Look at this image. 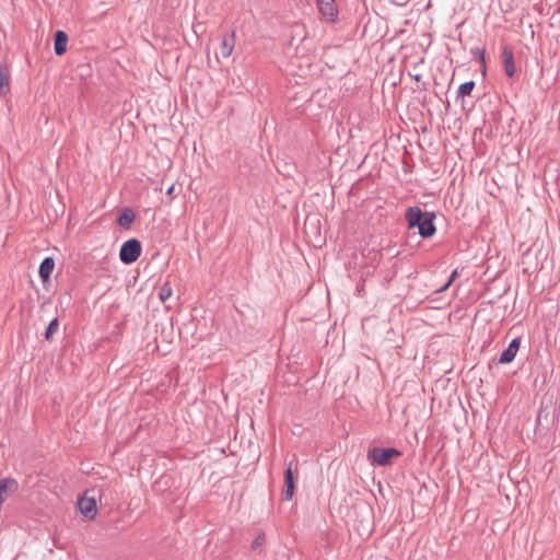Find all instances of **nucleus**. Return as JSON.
<instances>
[{
    "mask_svg": "<svg viewBox=\"0 0 560 560\" xmlns=\"http://www.w3.org/2000/svg\"><path fill=\"white\" fill-rule=\"evenodd\" d=\"M235 46V33L232 32L223 37L222 43L220 45V54L223 58H228L231 56Z\"/></svg>",
    "mask_w": 560,
    "mask_h": 560,
    "instance_id": "nucleus-9",
    "label": "nucleus"
},
{
    "mask_svg": "<svg viewBox=\"0 0 560 560\" xmlns=\"http://www.w3.org/2000/svg\"><path fill=\"white\" fill-rule=\"evenodd\" d=\"M294 477H293V470H292V463L289 464L288 468L284 472V488H283V499L289 501L293 498L294 494Z\"/></svg>",
    "mask_w": 560,
    "mask_h": 560,
    "instance_id": "nucleus-6",
    "label": "nucleus"
},
{
    "mask_svg": "<svg viewBox=\"0 0 560 560\" xmlns=\"http://www.w3.org/2000/svg\"><path fill=\"white\" fill-rule=\"evenodd\" d=\"M102 489L100 490H88L83 497H81L78 501V508L81 514L88 518L93 520L97 513V498H101Z\"/></svg>",
    "mask_w": 560,
    "mask_h": 560,
    "instance_id": "nucleus-2",
    "label": "nucleus"
},
{
    "mask_svg": "<svg viewBox=\"0 0 560 560\" xmlns=\"http://www.w3.org/2000/svg\"><path fill=\"white\" fill-rule=\"evenodd\" d=\"M308 224L313 225V223L310 221V217H306V219H305V223H304V228H305V233H306V234H307L306 229H307V225H308Z\"/></svg>",
    "mask_w": 560,
    "mask_h": 560,
    "instance_id": "nucleus-20",
    "label": "nucleus"
},
{
    "mask_svg": "<svg viewBox=\"0 0 560 560\" xmlns=\"http://www.w3.org/2000/svg\"><path fill=\"white\" fill-rule=\"evenodd\" d=\"M475 83L472 81L465 82L459 86L458 93L462 96L469 95L474 90Z\"/></svg>",
    "mask_w": 560,
    "mask_h": 560,
    "instance_id": "nucleus-17",
    "label": "nucleus"
},
{
    "mask_svg": "<svg viewBox=\"0 0 560 560\" xmlns=\"http://www.w3.org/2000/svg\"><path fill=\"white\" fill-rule=\"evenodd\" d=\"M264 541H265V535H264V534H259V535L255 538V540L253 541L252 547H253L254 549H256V548L260 547V546L264 544Z\"/></svg>",
    "mask_w": 560,
    "mask_h": 560,
    "instance_id": "nucleus-18",
    "label": "nucleus"
},
{
    "mask_svg": "<svg viewBox=\"0 0 560 560\" xmlns=\"http://www.w3.org/2000/svg\"><path fill=\"white\" fill-rule=\"evenodd\" d=\"M174 189H175V187H174V185H172V186L166 190V195L172 196V195H173V192H174Z\"/></svg>",
    "mask_w": 560,
    "mask_h": 560,
    "instance_id": "nucleus-21",
    "label": "nucleus"
},
{
    "mask_svg": "<svg viewBox=\"0 0 560 560\" xmlns=\"http://www.w3.org/2000/svg\"><path fill=\"white\" fill-rule=\"evenodd\" d=\"M135 212L130 208H126L119 214L117 222L120 226L129 229L132 222L135 221Z\"/></svg>",
    "mask_w": 560,
    "mask_h": 560,
    "instance_id": "nucleus-14",
    "label": "nucleus"
},
{
    "mask_svg": "<svg viewBox=\"0 0 560 560\" xmlns=\"http://www.w3.org/2000/svg\"><path fill=\"white\" fill-rule=\"evenodd\" d=\"M457 276H458L457 270H454L452 272L447 283L443 288H441L440 292L445 291L453 283V281L457 278Z\"/></svg>",
    "mask_w": 560,
    "mask_h": 560,
    "instance_id": "nucleus-19",
    "label": "nucleus"
},
{
    "mask_svg": "<svg viewBox=\"0 0 560 560\" xmlns=\"http://www.w3.org/2000/svg\"><path fill=\"white\" fill-rule=\"evenodd\" d=\"M18 487V483L13 479L4 478L0 480V505L8 499V491H13Z\"/></svg>",
    "mask_w": 560,
    "mask_h": 560,
    "instance_id": "nucleus-11",
    "label": "nucleus"
},
{
    "mask_svg": "<svg viewBox=\"0 0 560 560\" xmlns=\"http://www.w3.org/2000/svg\"><path fill=\"white\" fill-rule=\"evenodd\" d=\"M10 92V70L8 66H0V94L7 95Z\"/></svg>",
    "mask_w": 560,
    "mask_h": 560,
    "instance_id": "nucleus-10",
    "label": "nucleus"
},
{
    "mask_svg": "<svg viewBox=\"0 0 560 560\" xmlns=\"http://www.w3.org/2000/svg\"><path fill=\"white\" fill-rule=\"evenodd\" d=\"M317 7L326 22H335L338 16V9L335 0H317Z\"/></svg>",
    "mask_w": 560,
    "mask_h": 560,
    "instance_id": "nucleus-5",
    "label": "nucleus"
},
{
    "mask_svg": "<svg viewBox=\"0 0 560 560\" xmlns=\"http://www.w3.org/2000/svg\"><path fill=\"white\" fill-rule=\"evenodd\" d=\"M67 43H68V36L63 31H58L55 34V52L58 56H61L65 54L67 49Z\"/></svg>",
    "mask_w": 560,
    "mask_h": 560,
    "instance_id": "nucleus-12",
    "label": "nucleus"
},
{
    "mask_svg": "<svg viewBox=\"0 0 560 560\" xmlns=\"http://www.w3.org/2000/svg\"><path fill=\"white\" fill-rule=\"evenodd\" d=\"M58 328H59V322H58V318H54V319L49 323V325H48V327H47V329H46V331H45V338H46V340H50V339H51V337H52V335L58 330Z\"/></svg>",
    "mask_w": 560,
    "mask_h": 560,
    "instance_id": "nucleus-16",
    "label": "nucleus"
},
{
    "mask_svg": "<svg viewBox=\"0 0 560 560\" xmlns=\"http://www.w3.org/2000/svg\"><path fill=\"white\" fill-rule=\"evenodd\" d=\"M400 455L401 453L396 448L373 447L368 451L369 460L381 466L389 465Z\"/></svg>",
    "mask_w": 560,
    "mask_h": 560,
    "instance_id": "nucleus-3",
    "label": "nucleus"
},
{
    "mask_svg": "<svg viewBox=\"0 0 560 560\" xmlns=\"http://www.w3.org/2000/svg\"><path fill=\"white\" fill-rule=\"evenodd\" d=\"M518 349H520V339L515 338L510 342L509 347L501 354L500 363H502V364L511 363L514 360Z\"/></svg>",
    "mask_w": 560,
    "mask_h": 560,
    "instance_id": "nucleus-7",
    "label": "nucleus"
},
{
    "mask_svg": "<svg viewBox=\"0 0 560 560\" xmlns=\"http://www.w3.org/2000/svg\"><path fill=\"white\" fill-rule=\"evenodd\" d=\"M173 294V289L168 282H165L159 290V298L162 302L168 300Z\"/></svg>",
    "mask_w": 560,
    "mask_h": 560,
    "instance_id": "nucleus-15",
    "label": "nucleus"
},
{
    "mask_svg": "<svg viewBox=\"0 0 560 560\" xmlns=\"http://www.w3.org/2000/svg\"><path fill=\"white\" fill-rule=\"evenodd\" d=\"M141 254V244L138 240L131 238L126 241L119 252L120 260L124 264H132L135 262Z\"/></svg>",
    "mask_w": 560,
    "mask_h": 560,
    "instance_id": "nucleus-4",
    "label": "nucleus"
},
{
    "mask_svg": "<svg viewBox=\"0 0 560 560\" xmlns=\"http://www.w3.org/2000/svg\"><path fill=\"white\" fill-rule=\"evenodd\" d=\"M502 57H503L504 71L508 77L512 78L516 72L513 51L510 48L504 47L503 51H502Z\"/></svg>",
    "mask_w": 560,
    "mask_h": 560,
    "instance_id": "nucleus-8",
    "label": "nucleus"
},
{
    "mask_svg": "<svg viewBox=\"0 0 560 560\" xmlns=\"http://www.w3.org/2000/svg\"><path fill=\"white\" fill-rule=\"evenodd\" d=\"M434 214L422 212L418 207H410L406 212V221L410 229L418 228L419 234L423 237H430L435 233L433 224Z\"/></svg>",
    "mask_w": 560,
    "mask_h": 560,
    "instance_id": "nucleus-1",
    "label": "nucleus"
},
{
    "mask_svg": "<svg viewBox=\"0 0 560 560\" xmlns=\"http://www.w3.org/2000/svg\"><path fill=\"white\" fill-rule=\"evenodd\" d=\"M55 268V260L51 257H46L39 266V276L43 281H46L51 276Z\"/></svg>",
    "mask_w": 560,
    "mask_h": 560,
    "instance_id": "nucleus-13",
    "label": "nucleus"
}]
</instances>
